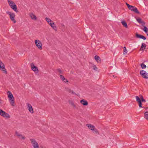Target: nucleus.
Returning a JSON list of instances; mask_svg holds the SVG:
<instances>
[{
	"instance_id": "1",
	"label": "nucleus",
	"mask_w": 148,
	"mask_h": 148,
	"mask_svg": "<svg viewBox=\"0 0 148 148\" xmlns=\"http://www.w3.org/2000/svg\"><path fill=\"white\" fill-rule=\"evenodd\" d=\"M6 13L10 16V18L11 20L14 23H16V21L15 19V14L14 13H11L8 11L6 12Z\"/></svg>"
},
{
	"instance_id": "2",
	"label": "nucleus",
	"mask_w": 148,
	"mask_h": 148,
	"mask_svg": "<svg viewBox=\"0 0 148 148\" xmlns=\"http://www.w3.org/2000/svg\"><path fill=\"white\" fill-rule=\"evenodd\" d=\"M0 115L4 117H5L7 118H10V115L2 110L0 109Z\"/></svg>"
},
{
	"instance_id": "3",
	"label": "nucleus",
	"mask_w": 148,
	"mask_h": 148,
	"mask_svg": "<svg viewBox=\"0 0 148 148\" xmlns=\"http://www.w3.org/2000/svg\"><path fill=\"white\" fill-rule=\"evenodd\" d=\"M30 141L34 148H39V145L36 140L34 139H30Z\"/></svg>"
},
{
	"instance_id": "4",
	"label": "nucleus",
	"mask_w": 148,
	"mask_h": 148,
	"mask_svg": "<svg viewBox=\"0 0 148 148\" xmlns=\"http://www.w3.org/2000/svg\"><path fill=\"white\" fill-rule=\"evenodd\" d=\"M35 43L38 48L40 50L42 49V44L39 40H35Z\"/></svg>"
},
{
	"instance_id": "5",
	"label": "nucleus",
	"mask_w": 148,
	"mask_h": 148,
	"mask_svg": "<svg viewBox=\"0 0 148 148\" xmlns=\"http://www.w3.org/2000/svg\"><path fill=\"white\" fill-rule=\"evenodd\" d=\"M0 69L5 74L7 73V72L5 68V66L3 63L0 60Z\"/></svg>"
},
{
	"instance_id": "6",
	"label": "nucleus",
	"mask_w": 148,
	"mask_h": 148,
	"mask_svg": "<svg viewBox=\"0 0 148 148\" xmlns=\"http://www.w3.org/2000/svg\"><path fill=\"white\" fill-rule=\"evenodd\" d=\"M140 74L145 79H148V76L147 74L146 73V72L144 70L140 71Z\"/></svg>"
},
{
	"instance_id": "7",
	"label": "nucleus",
	"mask_w": 148,
	"mask_h": 148,
	"mask_svg": "<svg viewBox=\"0 0 148 148\" xmlns=\"http://www.w3.org/2000/svg\"><path fill=\"white\" fill-rule=\"evenodd\" d=\"M7 93L8 95V97L9 101L12 100L14 99V97L13 96L12 94L10 92L8 91L7 92Z\"/></svg>"
},
{
	"instance_id": "8",
	"label": "nucleus",
	"mask_w": 148,
	"mask_h": 148,
	"mask_svg": "<svg viewBox=\"0 0 148 148\" xmlns=\"http://www.w3.org/2000/svg\"><path fill=\"white\" fill-rule=\"evenodd\" d=\"M27 108L29 111V112L31 113H34V110L32 106L29 103H27Z\"/></svg>"
},
{
	"instance_id": "9",
	"label": "nucleus",
	"mask_w": 148,
	"mask_h": 148,
	"mask_svg": "<svg viewBox=\"0 0 148 148\" xmlns=\"http://www.w3.org/2000/svg\"><path fill=\"white\" fill-rule=\"evenodd\" d=\"M136 101L138 103L139 106L140 108H141L142 103L141 102V99L138 96H136Z\"/></svg>"
},
{
	"instance_id": "10",
	"label": "nucleus",
	"mask_w": 148,
	"mask_h": 148,
	"mask_svg": "<svg viewBox=\"0 0 148 148\" xmlns=\"http://www.w3.org/2000/svg\"><path fill=\"white\" fill-rule=\"evenodd\" d=\"M31 66L32 70L34 72L37 71L38 73V70L37 67L35 66L33 63H31Z\"/></svg>"
},
{
	"instance_id": "11",
	"label": "nucleus",
	"mask_w": 148,
	"mask_h": 148,
	"mask_svg": "<svg viewBox=\"0 0 148 148\" xmlns=\"http://www.w3.org/2000/svg\"><path fill=\"white\" fill-rule=\"evenodd\" d=\"M15 134L19 138H21L22 139L24 140L25 138L24 136H23L22 134H20L17 131L15 132Z\"/></svg>"
},
{
	"instance_id": "12",
	"label": "nucleus",
	"mask_w": 148,
	"mask_h": 148,
	"mask_svg": "<svg viewBox=\"0 0 148 148\" xmlns=\"http://www.w3.org/2000/svg\"><path fill=\"white\" fill-rule=\"evenodd\" d=\"M80 102L84 106H87L88 104V103L87 101L85 100L84 99L81 100Z\"/></svg>"
},
{
	"instance_id": "13",
	"label": "nucleus",
	"mask_w": 148,
	"mask_h": 148,
	"mask_svg": "<svg viewBox=\"0 0 148 148\" xmlns=\"http://www.w3.org/2000/svg\"><path fill=\"white\" fill-rule=\"evenodd\" d=\"M49 25L55 30L57 31V27L56 26L55 24H54L53 22L50 23H49Z\"/></svg>"
},
{
	"instance_id": "14",
	"label": "nucleus",
	"mask_w": 148,
	"mask_h": 148,
	"mask_svg": "<svg viewBox=\"0 0 148 148\" xmlns=\"http://www.w3.org/2000/svg\"><path fill=\"white\" fill-rule=\"evenodd\" d=\"M136 37L137 38L142 39L144 40L146 39V38L145 36L137 34H136Z\"/></svg>"
},
{
	"instance_id": "15",
	"label": "nucleus",
	"mask_w": 148,
	"mask_h": 148,
	"mask_svg": "<svg viewBox=\"0 0 148 148\" xmlns=\"http://www.w3.org/2000/svg\"><path fill=\"white\" fill-rule=\"evenodd\" d=\"M10 7L14 11L16 12H18V10L17 9V6L15 4L13 5H11Z\"/></svg>"
},
{
	"instance_id": "16",
	"label": "nucleus",
	"mask_w": 148,
	"mask_h": 148,
	"mask_svg": "<svg viewBox=\"0 0 148 148\" xmlns=\"http://www.w3.org/2000/svg\"><path fill=\"white\" fill-rule=\"evenodd\" d=\"M136 20L138 23L141 24L143 26L145 25V23L144 21H142L141 18H138L136 19Z\"/></svg>"
},
{
	"instance_id": "17",
	"label": "nucleus",
	"mask_w": 148,
	"mask_h": 148,
	"mask_svg": "<svg viewBox=\"0 0 148 148\" xmlns=\"http://www.w3.org/2000/svg\"><path fill=\"white\" fill-rule=\"evenodd\" d=\"M146 47V45L144 43H142L140 49V50L143 51V50L145 49Z\"/></svg>"
},
{
	"instance_id": "18",
	"label": "nucleus",
	"mask_w": 148,
	"mask_h": 148,
	"mask_svg": "<svg viewBox=\"0 0 148 148\" xmlns=\"http://www.w3.org/2000/svg\"><path fill=\"white\" fill-rule=\"evenodd\" d=\"M86 126L89 129L92 131H93V130H94V128H95V127L94 125H91V124H87L86 125Z\"/></svg>"
},
{
	"instance_id": "19",
	"label": "nucleus",
	"mask_w": 148,
	"mask_h": 148,
	"mask_svg": "<svg viewBox=\"0 0 148 148\" xmlns=\"http://www.w3.org/2000/svg\"><path fill=\"white\" fill-rule=\"evenodd\" d=\"M95 59L96 60V61L97 62H99V61L100 62L101 61V59L100 57L98 56H95Z\"/></svg>"
},
{
	"instance_id": "20",
	"label": "nucleus",
	"mask_w": 148,
	"mask_h": 148,
	"mask_svg": "<svg viewBox=\"0 0 148 148\" xmlns=\"http://www.w3.org/2000/svg\"><path fill=\"white\" fill-rule=\"evenodd\" d=\"M66 91L68 92L69 93H71L73 94H75V95H77V94L75 93L73 90L67 88H66Z\"/></svg>"
},
{
	"instance_id": "21",
	"label": "nucleus",
	"mask_w": 148,
	"mask_h": 148,
	"mask_svg": "<svg viewBox=\"0 0 148 148\" xmlns=\"http://www.w3.org/2000/svg\"><path fill=\"white\" fill-rule=\"evenodd\" d=\"M144 27L143 30L147 34V35L148 36V28L145 26H144Z\"/></svg>"
},
{
	"instance_id": "22",
	"label": "nucleus",
	"mask_w": 148,
	"mask_h": 148,
	"mask_svg": "<svg viewBox=\"0 0 148 148\" xmlns=\"http://www.w3.org/2000/svg\"><path fill=\"white\" fill-rule=\"evenodd\" d=\"M122 25L125 28H127L128 26L126 22L125 21H123L121 22Z\"/></svg>"
},
{
	"instance_id": "23",
	"label": "nucleus",
	"mask_w": 148,
	"mask_h": 148,
	"mask_svg": "<svg viewBox=\"0 0 148 148\" xmlns=\"http://www.w3.org/2000/svg\"><path fill=\"white\" fill-rule=\"evenodd\" d=\"M30 16L33 19L36 20V17L35 15L33 14L32 13L30 14Z\"/></svg>"
},
{
	"instance_id": "24",
	"label": "nucleus",
	"mask_w": 148,
	"mask_h": 148,
	"mask_svg": "<svg viewBox=\"0 0 148 148\" xmlns=\"http://www.w3.org/2000/svg\"><path fill=\"white\" fill-rule=\"evenodd\" d=\"M8 3L9 5L10 6L11 5H13L15 3L12 1H10V0H8Z\"/></svg>"
},
{
	"instance_id": "25",
	"label": "nucleus",
	"mask_w": 148,
	"mask_h": 148,
	"mask_svg": "<svg viewBox=\"0 0 148 148\" xmlns=\"http://www.w3.org/2000/svg\"><path fill=\"white\" fill-rule=\"evenodd\" d=\"M133 11L136 14H139L140 13L139 12L137 8L135 7H134Z\"/></svg>"
},
{
	"instance_id": "26",
	"label": "nucleus",
	"mask_w": 148,
	"mask_h": 148,
	"mask_svg": "<svg viewBox=\"0 0 148 148\" xmlns=\"http://www.w3.org/2000/svg\"><path fill=\"white\" fill-rule=\"evenodd\" d=\"M10 103L12 106H14L15 104L14 99H13L11 101H10Z\"/></svg>"
},
{
	"instance_id": "27",
	"label": "nucleus",
	"mask_w": 148,
	"mask_h": 148,
	"mask_svg": "<svg viewBox=\"0 0 148 148\" xmlns=\"http://www.w3.org/2000/svg\"><path fill=\"white\" fill-rule=\"evenodd\" d=\"M127 51L126 47H124L123 48V55H126L127 54Z\"/></svg>"
},
{
	"instance_id": "28",
	"label": "nucleus",
	"mask_w": 148,
	"mask_h": 148,
	"mask_svg": "<svg viewBox=\"0 0 148 148\" xmlns=\"http://www.w3.org/2000/svg\"><path fill=\"white\" fill-rule=\"evenodd\" d=\"M144 117L148 120V112H146L145 113Z\"/></svg>"
},
{
	"instance_id": "29",
	"label": "nucleus",
	"mask_w": 148,
	"mask_h": 148,
	"mask_svg": "<svg viewBox=\"0 0 148 148\" xmlns=\"http://www.w3.org/2000/svg\"><path fill=\"white\" fill-rule=\"evenodd\" d=\"M45 19L46 21L49 24V23H50L53 22V21H51L50 19L47 18H45Z\"/></svg>"
},
{
	"instance_id": "30",
	"label": "nucleus",
	"mask_w": 148,
	"mask_h": 148,
	"mask_svg": "<svg viewBox=\"0 0 148 148\" xmlns=\"http://www.w3.org/2000/svg\"><path fill=\"white\" fill-rule=\"evenodd\" d=\"M141 66L142 69L146 68V66L143 63H142L141 64Z\"/></svg>"
},
{
	"instance_id": "31",
	"label": "nucleus",
	"mask_w": 148,
	"mask_h": 148,
	"mask_svg": "<svg viewBox=\"0 0 148 148\" xmlns=\"http://www.w3.org/2000/svg\"><path fill=\"white\" fill-rule=\"evenodd\" d=\"M93 132L94 133L99 134V132L98 131H97V129L95 127V128H94V130H93Z\"/></svg>"
},
{
	"instance_id": "32",
	"label": "nucleus",
	"mask_w": 148,
	"mask_h": 148,
	"mask_svg": "<svg viewBox=\"0 0 148 148\" xmlns=\"http://www.w3.org/2000/svg\"><path fill=\"white\" fill-rule=\"evenodd\" d=\"M134 6H132V5H131L129 8V10H131V11H132L133 10H134Z\"/></svg>"
},
{
	"instance_id": "33",
	"label": "nucleus",
	"mask_w": 148,
	"mask_h": 148,
	"mask_svg": "<svg viewBox=\"0 0 148 148\" xmlns=\"http://www.w3.org/2000/svg\"><path fill=\"white\" fill-rule=\"evenodd\" d=\"M60 76L61 79H62V81H63L64 79L65 78L63 75H60Z\"/></svg>"
},
{
	"instance_id": "34",
	"label": "nucleus",
	"mask_w": 148,
	"mask_h": 148,
	"mask_svg": "<svg viewBox=\"0 0 148 148\" xmlns=\"http://www.w3.org/2000/svg\"><path fill=\"white\" fill-rule=\"evenodd\" d=\"M141 102H145L146 101L145 99H143V97L142 96H141Z\"/></svg>"
},
{
	"instance_id": "35",
	"label": "nucleus",
	"mask_w": 148,
	"mask_h": 148,
	"mask_svg": "<svg viewBox=\"0 0 148 148\" xmlns=\"http://www.w3.org/2000/svg\"><path fill=\"white\" fill-rule=\"evenodd\" d=\"M57 71L59 72L60 73H61V74H62L63 73V72H62V70L60 69H57Z\"/></svg>"
},
{
	"instance_id": "36",
	"label": "nucleus",
	"mask_w": 148,
	"mask_h": 148,
	"mask_svg": "<svg viewBox=\"0 0 148 148\" xmlns=\"http://www.w3.org/2000/svg\"><path fill=\"white\" fill-rule=\"evenodd\" d=\"M93 69L94 70H95L96 71H97V67L95 65H94V66H93Z\"/></svg>"
},
{
	"instance_id": "37",
	"label": "nucleus",
	"mask_w": 148,
	"mask_h": 148,
	"mask_svg": "<svg viewBox=\"0 0 148 148\" xmlns=\"http://www.w3.org/2000/svg\"><path fill=\"white\" fill-rule=\"evenodd\" d=\"M70 103L71 104L72 106L74 107H75L76 106L74 104V103L72 102H71Z\"/></svg>"
},
{
	"instance_id": "38",
	"label": "nucleus",
	"mask_w": 148,
	"mask_h": 148,
	"mask_svg": "<svg viewBox=\"0 0 148 148\" xmlns=\"http://www.w3.org/2000/svg\"><path fill=\"white\" fill-rule=\"evenodd\" d=\"M63 81H64V82H68V80H67V79H66V78H64V80Z\"/></svg>"
},
{
	"instance_id": "39",
	"label": "nucleus",
	"mask_w": 148,
	"mask_h": 148,
	"mask_svg": "<svg viewBox=\"0 0 148 148\" xmlns=\"http://www.w3.org/2000/svg\"><path fill=\"white\" fill-rule=\"evenodd\" d=\"M126 5L127 6L128 8L131 6V5H130L129 4H128L127 3H126Z\"/></svg>"
},
{
	"instance_id": "40",
	"label": "nucleus",
	"mask_w": 148,
	"mask_h": 148,
	"mask_svg": "<svg viewBox=\"0 0 148 148\" xmlns=\"http://www.w3.org/2000/svg\"><path fill=\"white\" fill-rule=\"evenodd\" d=\"M61 25H62V27H64V25L62 23V24Z\"/></svg>"
},
{
	"instance_id": "41",
	"label": "nucleus",
	"mask_w": 148,
	"mask_h": 148,
	"mask_svg": "<svg viewBox=\"0 0 148 148\" xmlns=\"http://www.w3.org/2000/svg\"><path fill=\"white\" fill-rule=\"evenodd\" d=\"M112 76L114 78H115L116 76H115L114 75H113Z\"/></svg>"
}]
</instances>
